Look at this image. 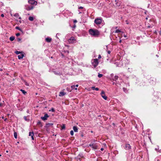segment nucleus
Instances as JSON below:
<instances>
[{
	"label": "nucleus",
	"instance_id": "obj_1",
	"mask_svg": "<svg viewBox=\"0 0 161 161\" xmlns=\"http://www.w3.org/2000/svg\"><path fill=\"white\" fill-rule=\"evenodd\" d=\"M89 32L91 35L95 36H97L99 35V32L97 30L90 29Z\"/></svg>",
	"mask_w": 161,
	"mask_h": 161
},
{
	"label": "nucleus",
	"instance_id": "obj_2",
	"mask_svg": "<svg viewBox=\"0 0 161 161\" xmlns=\"http://www.w3.org/2000/svg\"><path fill=\"white\" fill-rule=\"evenodd\" d=\"M92 63L93 65L95 68L98 64V60L97 58L94 59L92 60Z\"/></svg>",
	"mask_w": 161,
	"mask_h": 161
},
{
	"label": "nucleus",
	"instance_id": "obj_3",
	"mask_svg": "<svg viewBox=\"0 0 161 161\" xmlns=\"http://www.w3.org/2000/svg\"><path fill=\"white\" fill-rule=\"evenodd\" d=\"M102 19L100 18H96L94 20L95 23L97 25L100 24L102 23Z\"/></svg>",
	"mask_w": 161,
	"mask_h": 161
},
{
	"label": "nucleus",
	"instance_id": "obj_4",
	"mask_svg": "<svg viewBox=\"0 0 161 161\" xmlns=\"http://www.w3.org/2000/svg\"><path fill=\"white\" fill-rule=\"evenodd\" d=\"M75 39L73 37H71L68 40V42L69 43H73L75 42Z\"/></svg>",
	"mask_w": 161,
	"mask_h": 161
},
{
	"label": "nucleus",
	"instance_id": "obj_5",
	"mask_svg": "<svg viewBox=\"0 0 161 161\" xmlns=\"http://www.w3.org/2000/svg\"><path fill=\"white\" fill-rule=\"evenodd\" d=\"M101 95L102 97L105 100H106L107 98V97L106 96L104 92L102 91L101 93Z\"/></svg>",
	"mask_w": 161,
	"mask_h": 161
},
{
	"label": "nucleus",
	"instance_id": "obj_6",
	"mask_svg": "<svg viewBox=\"0 0 161 161\" xmlns=\"http://www.w3.org/2000/svg\"><path fill=\"white\" fill-rule=\"evenodd\" d=\"M89 146L91 147L94 149H97V146L96 144L92 143L89 144Z\"/></svg>",
	"mask_w": 161,
	"mask_h": 161
},
{
	"label": "nucleus",
	"instance_id": "obj_7",
	"mask_svg": "<svg viewBox=\"0 0 161 161\" xmlns=\"http://www.w3.org/2000/svg\"><path fill=\"white\" fill-rule=\"evenodd\" d=\"M49 117V116L47 114H46L44 116L41 117V119L43 120H45L47 119V118Z\"/></svg>",
	"mask_w": 161,
	"mask_h": 161
},
{
	"label": "nucleus",
	"instance_id": "obj_8",
	"mask_svg": "<svg viewBox=\"0 0 161 161\" xmlns=\"http://www.w3.org/2000/svg\"><path fill=\"white\" fill-rule=\"evenodd\" d=\"M28 3L31 5L37 4V2L34 0H29L28 1Z\"/></svg>",
	"mask_w": 161,
	"mask_h": 161
},
{
	"label": "nucleus",
	"instance_id": "obj_9",
	"mask_svg": "<svg viewBox=\"0 0 161 161\" xmlns=\"http://www.w3.org/2000/svg\"><path fill=\"white\" fill-rule=\"evenodd\" d=\"M26 9L28 10H30L32 9L33 8V7L32 5H31L30 6H26Z\"/></svg>",
	"mask_w": 161,
	"mask_h": 161
},
{
	"label": "nucleus",
	"instance_id": "obj_10",
	"mask_svg": "<svg viewBox=\"0 0 161 161\" xmlns=\"http://www.w3.org/2000/svg\"><path fill=\"white\" fill-rule=\"evenodd\" d=\"M125 148L126 150L129 149L131 148V146L130 144H126L125 145Z\"/></svg>",
	"mask_w": 161,
	"mask_h": 161
},
{
	"label": "nucleus",
	"instance_id": "obj_11",
	"mask_svg": "<svg viewBox=\"0 0 161 161\" xmlns=\"http://www.w3.org/2000/svg\"><path fill=\"white\" fill-rule=\"evenodd\" d=\"M29 136H31V139L32 140H34V137L33 136H34V133L33 132H30L29 133Z\"/></svg>",
	"mask_w": 161,
	"mask_h": 161
},
{
	"label": "nucleus",
	"instance_id": "obj_12",
	"mask_svg": "<svg viewBox=\"0 0 161 161\" xmlns=\"http://www.w3.org/2000/svg\"><path fill=\"white\" fill-rule=\"evenodd\" d=\"M65 94V93L63 92H59V96H63Z\"/></svg>",
	"mask_w": 161,
	"mask_h": 161
},
{
	"label": "nucleus",
	"instance_id": "obj_13",
	"mask_svg": "<svg viewBox=\"0 0 161 161\" xmlns=\"http://www.w3.org/2000/svg\"><path fill=\"white\" fill-rule=\"evenodd\" d=\"M73 129L75 132H78V128L76 126H74L73 127Z\"/></svg>",
	"mask_w": 161,
	"mask_h": 161
},
{
	"label": "nucleus",
	"instance_id": "obj_14",
	"mask_svg": "<svg viewBox=\"0 0 161 161\" xmlns=\"http://www.w3.org/2000/svg\"><path fill=\"white\" fill-rule=\"evenodd\" d=\"M51 40H52V39L50 38L47 37L46 38V41L47 42H50L51 41Z\"/></svg>",
	"mask_w": 161,
	"mask_h": 161
},
{
	"label": "nucleus",
	"instance_id": "obj_15",
	"mask_svg": "<svg viewBox=\"0 0 161 161\" xmlns=\"http://www.w3.org/2000/svg\"><path fill=\"white\" fill-rule=\"evenodd\" d=\"M24 57L23 54H21L18 56V58L19 59H21L23 58Z\"/></svg>",
	"mask_w": 161,
	"mask_h": 161
},
{
	"label": "nucleus",
	"instance_id": "obj_16",
	"mask_svg": "<svg viewBox=\"0 0 161 161\" xmlns=\"http://www.w3.org/2000/svg\"><path fill=\"white\" fill-rule=\"evenodd\" d=\"M119 78L118 76L117 75H115L114 77V78L113 79V80L114 81H116V80H117Z\"/></svg>",
	"mask_w": 161,
	"mask_h": 161
},
{
	"label": "nucleus",
	"instance_id": "obj_17",
	"mask_svg": "<svg viewBox=\"0 0 161 161\" xmlns=\"http://www.w3.org/2000/svg\"><path fill=\"white\" fill-rule=\"evenodd\" d=\"M92 89L93 90H96V91H98L99 90L98 88H95V86H92Z\"/></svg>",
	"mask_w": 161,
	"mask_h": 161
},
{
	"label": "nucleus",
	"instance_id": "obj_18",
	"mask_svg": "<svg viewBox=\"0 0 161 161\" xmlns=\"http://www.w3.org/2000/svg\"><path fill=\"white\" fill-rule=\"evenodd\" d=\"M15 37L14 36H12L9 38V40L11 41H12L14 40Z\"/></svg>",
	"mask_w": 161,
	"mask_h": 161
},
{
	"label": "nucleus",
	"instance_id": "obj_19",
	"mask_svg": "<svg viewBox=\"0 0 161 161\" xmlns=\"http://www.w3.org/2000/svg\"><path fill=\"white\" fill-rule=\"evenodd\" d=\"M71 90H73V89H75V90H77V88H75V85L72 86H71Z\"/></svg>",
	"mask_w": 161,
	"mask_h": 161
},
{
	"label": "nucleus",
	"instance_id": "obj_20",
	"mask_svg": "<svg viewBox=\"0 0 161 161\" xmlns=\"http://www.w3.org/2000/svg\"><path fill=\"white\" fill-rule=\"evenodd\" d=\"M29 19L31 21H33L34 20V18L30 16L29 17Z\"/></svg>",
	"mask_w": 161,
	"mask_h": 161
},
{
	"label": "nucleus",
	"instance_id": "obj_21",
	"mask_svg": "<svg viewBox=\"0 0 161 161\" xmlns=\"http://www.w3.org/2000/svg\"><path fill=\"white\" fill-rule=\"evenodd\" d=\"M20 91L22 92L24 94H25L26 93V92H25V90L21 89Z\"/></svg>",
	"mask_w": 161,
	"mask_h": 161
},
{
	"label": "nucleus",
	"instance_id": "obj_22",
	"mask_svg": "<svg viewBox=\"0 0 161 161\" xmlns=\"http://www.w3.org/2000/svg\"><path fill=\"white\" fill-rule=\"evenodd\" d=\"M14 136L15 138L16 139L17 138V134L16 132H14Z\"/></svg>",
	"mask_w": 161,
	"mask_h": 161
},
{
	"label": "nucleus",
	"instance_id": "obj_23",
	"mask_svg": "<svg viewBox=\"0 0 161 161\" xmlns=\"http://www.w3.org/2000/svg\"><path fill=\"white\" fill-rule=\"evenodd\" d=\"M15 28L16 29H17V30H19L20 31H22V30L20 29L19 28V27L18 26H17L15 27Z\"/></svg>",
	"mask_w": 161,
	"mask_h": 161
},
{
	"label": "nucleus",
	"instance_id": "obj_24",
	"mask_svg": "<svg viewBox=\"0 0 161 161\" xmlns=\"http://www.w3.org/2000/svg\"><path fill=\"white\" fill-rule=\"evenodd\" d=\"M70 134L72 136H73L74 135V132L73 130H72L70 132Z\"/></svg>",
	"mask_w": 161,
	"mask_h": 161
},
{
	"label": "nucleus",
	"instance_id": "obj_25",
	"mask_svg": "<svg viewBox=\"0 0 161 161\" xmlns=\"http://www.w3.org/2000/svg\"><path fill=\"white\" fill-rule=\"evenodd\" d=\"M49 111H51L52 112H55V110L54 108H52L51 110H49Z\"/></svg>",
	"mask_w": 161,
	"mask_h": 161
},
{
	"label": "nucleus",
	"instance_id": "obj_26",
	"mask_svg": "<svg viewBox=\"0 0 161 161\" xmlns=\"http://www.w3.org/2000/svg\"><path fill=\"white\" fill-rule=\"evenodd\" d=\"M15 53L17 54H18L20 53V52L19 51H16L15 52Z\"/></svg>",
	"mask_w": 161,
	"mask_h": 161
},
{
	"label": "nucleus",
	"instance_id": "obj_27",
	"mask_svg": "<svg viewBox=\"0 0 161 161\" xmlns=\"http://www.w3.org/2000/svg\"><path fill=\"white\" fill-rule=\"evenodd\" d=\"M62 129H64L65 128V126L64 124L62 126Z\"/></svg>",
	"mask_w": 161,
	"mask_h": 161
},
{
	"label": "nucleus",
	"instance_id": "obj_28",
	"mask_svg": "<svg viewBox=\"0 0 161 161\" xmlns=\"http://www.w3.org/2000/svg\"><path fill=\"white\" fill-rule=\"evenodd\" d=\"M103 75L102 74H99L98 75V76L99 78H101V77H102L103 76Z\"/></svg>",
	"mask_w": 161,
	"mask_h": 161
},
{
	"label": "nucleus",
	"instance_id": "obj_29",
	"mask_svg": "<svg viewBox=\"0 0 161 161\" xmlns=\"http://www.w3.org/2000/svg\"><path fill=\"white\" fill-rule=\"evenodd\" d=\"M19 16V15L18 14H17V13H16L14 15V16L16 17H18Z\"/></svg>",
	"mask_w": 161,
	"mask_h": 161
},
{
	"label": "nucleus",
	"instance_id": "obj_30",
	"mask_svg": "<svg viewBox=\"0 0 161 161\" xmlns=\"http://www.w3.org/2000/svg\"><path fill=\"white\" fill-rule=\"evenodd\" d=\"M121 32V31L119 30H117L115 31V33H119Z\"/></svg>",
	"mask_w": 161,
	"mask_h": 161
},
{
	"label": "nucleus",
	"instance_id": "obj_31",
	"mask_svg": "<svg viewBox=\"0 0 161 161\" xmlns=\"http://www.w3.org/2000/svg\"><path fill=\"white\" fill-rule=\"evenodd\" d=\"M123 90L125 92H127L126 89L125 88H123Z\"/></svg>",
	"mask_w": 161,
	"mask_h": 161
},
{
	"label": "nucleus",
	"instance_id": "obj_32",
	"mask_svg": "<svg viewBox=\"0 0 161 161\" xmlns=\"http://www.w3.org/2000/svg\"><path fill=\"white\" fill-rule=\"evenodd\" d=\"M123 36L125 38H126L127 37V35H125V34H123Z\"/></svg>",
	"mask_w": 161,
	"mask_h": 161
},
{
	"label": "nucleus",
	"instance_id": "obj_33",
	"mask_svg": "<svg viewBox=\"0 0 161 161\" xmlns=\"http://www.w3.org/2000/svg\"><path fill=\"white\" fill-rule=\"evenodd\" d=\"M25 85H26L27 86H28L29 85L28 84L26 81H25Z\"/></svg>",
	"mask_w": 161,
	"mask_h": 161
},
{
	"label": "nucleus",
	"instance_id": "obj_34",
	"mask_svg": "<svg viewBox=\"0 0 161 161\" xmlns=\"http://www.w3.org/2000/svg\"><path fill=\"white\" fill-rule=\"evenodd\" d=\"M20 35V34L19 33H17L16 34V35L17 36H19Z\"/></svg>",
	"mask_w": 161,
	"mask_h": 161
},
{
	"label": "nucleus",
	"instance_id": "obj_35",
	"mask_svg": "<svg viewBox=\"0 0 161 161\" xmlns=\"http://www.w3.org/2000/svg\"><path fill=\"white\" fill-rule=\"evenodd\" d=\"M21 39L19 38H17V40L18 41H21Z\"/></svg>",
	"mask_w": 161,
	"mask_h": 161
},
{
	"label": "nucleus",
	"instance_id": "obj_36",
	"mask_svg": "<svg viewBox=\"0 0 161 161\" xmlns=\"http://www.w3.org/2000/svg\"><path fill=\"white\" fill-rule=\"evenodd\" d=\"M101 58V55H98V58L99 59H100V58Z\"/></svg>",
	"mask_w": 161,
	"mask_h": 161
},
{
	"label": "nucleus",
	"instance_id": "obj_37",
	"mask_svg": "<svg viewBox=\"0 0 161 161\" xmlns=\"http://www.w3.org/2000/svg\"><path fill=\"white\" fill-rule=\"evenodd\" d=\"M107 53L108 54H110L111 53V52L110 51H107Z\"/></svg>",
	"mask_w": 161,
	"mask_h": 161
},
{
	"label": "nucleus",
	"instance_id": "obj_38",
	"mask_svg": "<svg viewBox=\"0 0 161 161\" xmlns=\"http://www.w3.org/2000/svg\"><path fill=\"white\" fill-rule=\"evenodd\" d=\"M1 16L2 17H4V14H2L1 15Z\"/></svg>",
	"mask_w": 161,
	"mask_h": 161
},
{
	"label": "nucleus",
	"instance_id": "obj_39",
	"mask_svg": "<svg viewBox=\"0 0 161 161\" xmlns=\"http://www.w3.org/2000/svg\"><path fill=\"white\" fill-rule=\"evenodd\" d=\"M75 86V87H76V88H77V87H78V85L77 84V85H76Z\"/></svg>",
	"mask_w": 161,
	"mask_h": 161
},
{
	"label": "nucleus",
	"instance_id": "obj_40",
	"mask_svg": "<svg viewBox=\"0 0 161 161\" xmlns=\"http://www.w3.org/2000/svg\"><path fill=\"white\" fill-rule=\"evenodd\" d=\"M103 150H104V149H103V148H101V150L102 151H103Z\"/></svg>",
	"mask_w": 161,
	"mask_h": 161
},
{
	"label": "nucleus",
	"instance_id": "obj_41",
	"mask_svg": "<svg viewBox=\"0 0 161 161\" xmlns=\"http://www.w3.org/2000/svg\"><path fill=\"white\" fill-rule=\"evenodd\" d=\"M7 120V118H5V119H4V120L5 121H6Z\"/></svg>",
	"mask_w": 161,
	"mask_h": 161
},
{
	"label": "nucleus",
	"instance_id": "obj_42",
	"mask_svg": "<svg viewBox=\"0 0 161 161\" xmlns=\"http://www.w3.org/2000/svg\"><path fill=\"white\" fill-rule=\"evenodd\" d=\"M74 22L75 23H76V22H77V21L76 20H74Z\"/></svg>",
	"mask_w": 161,
	"mask_h": 161
},
{
	"label": "nucleus",
	"instance_id": "obj_43",
	"mask_svg": "<svg viewBox=\"0 0 161 161\" xmlns=\"http://www.w3.org/2000/svg\"><path fill=\"white\" fill-rule=\"evenodd\" d=\"M80 8V9H82L83 8V7H80V8Z\"/></svg>",
	"mask_w": 161,
	"mask_h": 161
},
{
	"label": "nucleus",
	"instance_id": "obj_44",
	"mask_svg": "<svg viewBox=\"0 0 161 161\" xmlns=\"http://www.w3.org/2000/svg\"><path fill=\"white\" fill-rule=\"evenodd\" d=\"M19 143V142H17V143H16V145H17V144H18V143Z\"/></svg>",
	"mask_w": 161,
	"mask_h": 161
},
{
	"label": "nucleus",
	"instance_id": "obj_45",
	"mask_svg": "<svg viewBox=\"0 0 161 161\" xmlns=\"http://www.w3.org/2000/svg\"><path fill=\"white\" fill-rule=\"evenodd\" d=\"M24 118H25V120H26V117H24Z\"/></svg>",
	"mask_w": 161,
	"mask_h": 161
},
{
	"label": "nucleus",
	"instance_id": "obj_46",
	"mask_svg": "<svg viewBox=\"0 0 161 161\" xmlns=\"http://www.w3.org/2000/svg\"><path fill=\"white\" fill-rule=\"evenodd\" d=\"M119 42H120V43H121V40H120L119 41Z\"/></svg>",
	"mask_w": 161,
	"mask_h": 161
},
{
	"label": "nucleus",
	"instance_id": "obj_47",
	"mask_svg": "<svg viewBox=\"0 0 161 161\" xmlns=\"http://www.w3.org/2000/svg\"><path fill=\"white\" fill-rule=\"evenodd\" d=\"M2 118L3 119H4V117L3 116V117H2Z\"/></svg>",
	"mask_w": 161,
	"mask_h": 161
},
{
	"label": "nucleus",
	"instance_id": "obj_48",
	"mask_svg": "<svg viewBox=\"0 0 161 161\" xmlns=\"http://www.w3.org/2000/svg\"><path fill=\"white\" fill-rule=\"evenodd\" d=\"M1 105H2V104L0 103V107L1 106Z\"/></svg>",
	"mask_w": 161,
	"mask_h": 161
},
{
	"label": "nucleus",
	"instance_id": "obj_49",
	"mask_svg": "<svg viewBox=\"0 0 161 161\" xmlns=\"http://www.w3.org/2000/svg\"><path fill=\"white\" fill-rule=\"evenodd\" d=\"M126 24H128V22H127V21H126Z\"/></svg>",
	"mask_w": 161,
	"mask_h": 161
},
{
	"label": "nucleus",
	"instance_id": "obj_50",
	"mask_svg": "<svg viewBox=\"0 0 161 161\" xmlns=\"http://www.w3.org/2000/svg\"><path fill=\"white\" fill-rule=\"evenodd\" d=\"M21 19V18L20 17H19V19Z\"/></svg>",
	"mask_w": 161,
	"mask_h": 161
},
{
	"label": "nucleus",
	"instance_id": "obj_51",
	"mask_svg": "<svg viewBox=\"0 0 161 161\" xmlns=\"http://www.w3.org/2000/svg\"><path fill=\"white\" fill-rule=\"evenodd\" d=\"M160 35H161V31L160 32Z\"/></svg>",
	"mask_w": 161,
	"mask_h": 161
},
{
	"label": "nucleus",
	"instance_id": "obj_52",
	"mask_svg": "<svg viewBox=\"0 0 161 161\" xmlns=\"http://www.w3.org/2000/svg\"><path fill=\"white\" fill-rule=\"evenodd\" d=\"M6 152H7V153H8V151H6Z\"/></svg>",
	"mask_w": 161,
	"mask_h": 161
},
{
	"label": "nucleus",
	"instance_id": "obj_53",
	"mask_svg": "<svg viewBox=\"0 0 161 161\" xmlns=\"http://www.w3.org/2000/svg\"><path fill=\"white\" fill-rule=\"evenodd\" d=\"M160 152H161V150H160V151H159Z\"/></svg>",
	"mask_w": 161,
	"mask_h": 161
},
{
	"label": "nucleus",
	"instance_id": "obj_54",
	"mask_svg": "<svg viewBox=\"0 0 161 161\" xmlns=\"http://www.w3.org/2000/svg\"><path fill=\"white\" fill-rule=\"evenodd\" d=\"M1 156V155L0 154V156Z\"/></svg>",
	"mask_w": 161,
	"mask_h": 161
}]
</instances>
